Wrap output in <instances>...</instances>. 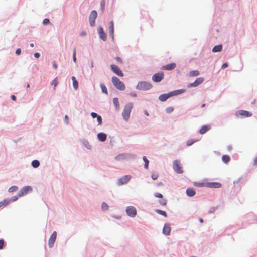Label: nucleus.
I'll use <instances>...</instances> for the list:
<instances>
[{
    "instance_id": "nucleus-37",
    "label": "nucleus",
    "mask_w": 257,
    "mask_h": 257,
    "mask_svg": "<svg viewBox=\"0 0 257 257\" xmlns=\"http://www.w3.org/2000/svg\"><path fill=\"white\" fill-rule=\"evenodd\" d=\"M113 102L114 104L116 107L119 106V102H118V99L117 98H113Z\"/></svg>"
},
{
    "instance_id": "nucleus-62",
    "label": "nucleus",
    "mask_w": 257,
    "mask_h": 257,
    "mask_svg": "<svg viewBox=\"0 0 257 257\" xmlns=\"http://www.w3.org/2000/svg\"><path fill=\"white\" fill-rule=\"evenodd\" d=\"M205 106V103H204V104H202V105H201V107H202V108H203V107H204Z\"/></svg>"
},
{
    "instance_id": "nucleus-23",
    "label": "nucleus",
    "mask_w": 257,
    "mask_h": 257,
    "mask_svg": "<svg viewBox=\"0 0 257 257\" xmlns=\"http://www.w3.org/2000/svg\"><path fill=\"white\" fill-rule=\"evenodd\" d=\"M199 72L198 70H193L191 71H190L189 73L188 74V76L189 77H194L197 76L199 75Z\"/></svg>"
},
{
    "instance_id": "nucleus-7",
    "label": "nucleus",
    "mask_w": 257,
    "mask_h": 257,
    "mask_svg": "<svg viewBox=\"0 0 257 257\" xmlns=\"http://www.w3.org/2000/svg\"><path fill=\"white\" fill-rule=\"evenodd\" d=\"M164 78V74L162 72L157 73L152 76V80L155 82H160Z\"/></svg>"
},
{
    "instance_id": "nucleus-6",
    "label": "nucleus",
    "mask_w": 257,
    "mask_h": 257,
    "mask_svg": "<svg viewBox=\"0 0 257 257\" xmlns=\"http://www.w3.org/2000/svg\"><path fill=\"white\" fill-rule=\"evenodd\" d=\"M203 81L204 78L203 77L197 78L194 82L189 84L188 87L190 88L197 87L201 84Z\"/></svg>"
},
{
    "instance_id": "nucleus-4",
    "label": "nucleus",
    "mask_w": 257,
    "mask_h": 257,
    "mask_svg": "<svg viewBox=\"0 0 257 257\" xmlns=\"http://www.w3.org/2000/svg\"><path fill=\"white\" fill-rule=\"evenodd\" d=\"M173 167L175 172L181 174L183 172V168L181 166L180 162L178 160H175L173 163Z\"/></svg>"
},
{
    "instance_id": "nucleus-36",
    "label": "nucleus",
    "mask_w": 257,
    "mask_h": 257,
    "mask_svg": "<svg viewBox=\"0 0 257 257\" xmlns=\"http://www.w3.org/2000/svg\"><path fill=\"white\" fill-rule=\"evenodd\" d=\"M96 118L98 125H101L102 123V120L101 116L98 115Z\"/></svg>"
},
{
    "instance_id": "nucleus-20",
    "label": "nucleus",
    "mask_w": 257,
    "mask_h": 257,
    "mask_svg": "<svg viewBox=\"0 0 257 257\" xmlns=\"http://www.w3.org/2000/svg\"><path fill=\"white\" fill-rule=\"evenodd\" d=\"M97 137L99 141L103 142L106 140L107 136L104 133H99L97 134Z\"/></svg>"
},
{
    "instance_id": "nucleus-57",
    "label": "nucleus",
    "mask_w": 257,
    "mask_h": 257,
    "mask_svg": "<svg viewBox=\"0 0 257 257\" xmlns=\"http://www.w3.org/2000/svg\"><path fill=\"white\" fill-rule=\"evenodd\" d=\"M53 66L54 68L55 69H56L57 68V65L56 64V63L55 62H54L53 63Z\"/></svg>"
},
{
    "instance_id": "nucleus-13",
    "label": "nucleus",
    "mask_w": 257,
    "mask_h": 257,
    "mask_svg": "<svg viewBox=\"0 0 257 257\" xmlns=\"http://www.w3.org/2000/svg\"><path fill=\"white\" fill-rule=\"evenodd\" d=\"M131 176L129 175H125L122 178H121L118 182V185H122L125 184L128 182V181L130 180Z\"/></svg>"
},
{
    "instance_id": "nucleus-34",
    "label": "nucleus",
    "mask_w": 257,
    "mask_h": 257,
    "mask_svg": "<svg viewBox=\"0 0 257 257\" xmlns=\"http://www.w3.org/2000/svg\"><path fill=\"white\" fill-rule=\"evenodd\" d=\"M18 187L16 186H13L9 188V192H13L16 191L18 190Z\"/></svg>"
},
{
    "instance_id": "nucleus-61",
    "label": "nucleus",
    "mask_w": 257,
    "mask_h": 257,
    "mask_svg": "<svg viewBox=\"0 0 257 257\" xmlns=\"http://www.w3.org/2000/svg\"><path fill=\"white\" fill-rule=\"evenodd\" d=\"M30 46H31V47H34V44H33V43H31V44H30Z\"/></svg>"
},
{
    "instance_id": "nucleus-22",
    "label": "nucleus",
    "mask_w": 257,
    "mask_h": 257,
    "mask_svg": "<svg viewBox=\"0 0 257 257\" xmlns=\"http://www.w3.org/2000/svg\"><path fill=\"white\" fill-rule=\"evenodd\" d=\"M222 49V45H218L215 46L212 49V52H220Z\"/></svg>"
},
{
    "instance_id": "nucleus-18",
    "label": "nucleus",
    "mask_w": 257,
    "mask_h": 257,
    "mask_svg": "<svg viewBox=\"0 0 257 257\" xmlns=\"http://www.w3.org/2000/svg\"><path fill=\"white\" fill-rule=\"evenodd\" d=\"M171 231V227L169 224H165L163 229V233L165 235H168Z\"/></svg>"
},
{
    "instance_id": "nucleus-53",
    "label": "nucleus",
    "mask_w": 257,
    "mask_h": 257,
    "mask_svg": "<svg viewBox=\"0 0 257 257\" xmlns=\"http://www.w3.org/2000/svg\"><path fill=\"white\" fill-rule=\"evenodd\" d=\"M18 199L17 196H14L12 199H9L10 201L12 200L13 201H16Z\"/></svg>"
},
{
    "instance_id": "nucleus-39",
    "label": "nucleus",
    "mask_w": 257,
    "mask_h": 257,
    "mask_svg": "<svg viewBox=\"0 0 257 257\" xmlns=\"http://www.w3.org/2000/svg\"><path fill=\"white\" fill-rule=\"evenodd\" d=\"M173 110H174V108L173 107H169L166 108V111L168 113H170L173 111Z\"/></svg>"
},
{
    "instance_id": "nucleus-51",
    "label": "nucleus",
    "mask_w": 257,
    "mask_h": 257,
    "mask_svg": "<svg viewBox=\"0 0 257 257\" xmlns=\"http://www.w3.org/2000/svg\"><path fill=\"white\" fill-rule=\"evenodd\" d=\"M228 66V64L227 63H224V64H223V65H222L221 66V68L222 69H224L225 68H226Z\"/></svg>"
},
{
    "instance_id": "nucleus-59",
    "label": "nucleus",
    "mask_w": 257,
    "mask_h": 257,
    "mask_svg": "<svg viewBox=\"0 0 257 257\" xmlns=\"http://www.w3.org/2000/svg\"><path fill=\"white\" fill-rule=\"evenodd\" d=\"M144 113L145 115H146V116H149V113L148 112H147V111L146 110H144Z\"/></svg>"
},
{
    "instance_id": "nucleus-63",
    "label": "nucleus",
    "mask_w": 257,
    "mask_h": 257,
    "mask_svg": "<svg viewBox=\"0 0 257 257\" xmlns=\"http://www.w3.org/2000/svg\"><path fill=\"white\" fill-rule=\"evenodd\" d=\"M27 88H29L30 87V85L29 84H28L27 85Z\"/></svg>"
},
{
    "instance_id": "nucleus-42",
    "label": "nucleus",
    "mask_w": 257,
    "mask_h": 257,
    "mask_svg": "<svg viewBox=\"0 0 257 257\" xmlns=\"http://www.w3.org/2000/svg\"><path fill=\"white\" fill-rule=\"evenodd\" d=\"M58 83V82L57 80V78H56L52 82V84L54 85V88H55L56 87V86L57 85Z\"/></svg>"
},
{
    "instance_id": "nucleus-41",
    "label": "nucleus",
    "mask_w": 257,
    "mask_h": 257,
    "mask_svg": "<svg viewBox=\"0 0 257 257\" xmlns=\"http://www.w3.org/2000/svg\"><path fill=\"white\" fill-rule=\"evenodd\" d=\"M76 49H74L73 51V59L74 62H76Z\"/></svg>"
},
{
    "instance_id": "nucleus-64",
    "label": "nucleus",
    "mask_w": 257,
    "mask_h": 257,
    "mask_svg": "<svg viewBox=\"0 0 257 257\" xmlns=\"http://www.w3.org/2000/svg\"><path fill=\"white\" fill-rule=\"evenodd\" d=\"M65 118V119H68V116L67 115H66Z\"/></svg>"
},
{
    "instance_id": "nucleus-15",
    "label": "nucleus",
    "mask_w": 257,
    "mask_h": 257,
    "mask_svg": "<svg viewBox=\"0 0 257 257\" xmlns=\"http://www.w3.org/2000/svg\"><path fill=\"white\" fill-rule=\"evenodd\" d=\"M206 186L209 188H219L221 186V185L220 183L218 182H210L207 183Z\"/></svg>"
},
{
    "instance_id": "nucleus-47",
    "label": "nucleus",
    "mask_w": 257,
    "mask_h": 257,
    "mask_svg": "<svg viewBox=\"0 0 257 257\" xmlns=\"http://www.w3.org/2000/svg\"><path fill=\"white\" fill-rule=\"evenodd\" d=\"M101 6L102 7V9L103 10L104 8V6H105V1L104 0H102L101 1Z\"/></svg>"
},
{
    "instance_id": "nucleus-12",
    "label": "nucleus",
    "mask_w": 257,
    "mask_h": 257,
    "mask_svg": "<svg viewBox=\"0 0 257 257\" xmlns=\"http://www.w3.org/2000/svg\"><path fill=\"white\" fill-rule=\"evenodd\" d=\"M126 213L129 216L134 217L137 214V211L134 207L129 206L126 208Z\"/></svg>"
},
{
    "instance_id": "nucleus-33",
    "label": "nucleus",
    "mask_w": 257,
    "mask_h": 257,
    "mask_svg": "<svg viewBox=\"0 0 257 257\" xmlns=\"http://www.w3.org/2000/svg\"><path fill=\"white\" fill-rule=\"evenodd\" d=\"M101 208H102V209L103 210L106 211V210H107L108 209L109 207H108V205L106 203L103 202L102 204Z\"/></svg>"
},
{
    "instance_id": "nucleus-40",
    "label": "nucleus",
    "mask_w": 257,
    "mask_h": 257,
    "mask_svg": "<svg viewBox=\"0 0 257 257\" xmlns=\"http://www.w3.org/2000/svg\"><path fill=\"white\" fill-rule=\"evenodd\" d=\"M159 202L160 204L163 206H165L167 204L166 200L165 199H162L159 201Z\"/></svg>"
},
{
    "instance_id": "nucleus-10",
    "label": "nucleus",
    "mask_w": 257,
    "mask_h": 257,
    "mask_svg": "<svg viewBox=\"0 0 257 257\" xmlns=\"http://www.w3.org/2000/svg\"><path fill=\"white\" fill-rule=\"evenodd\" d=\"M32 191V188L30 186H25L23 187L21 191L18 193V196L19 197L26 195L28 192Z\"/></svg>"
},
{
    "instance_id": "nucleus-58",
    "label": "nucleus",
    "mask_w": 257,
    "mask_h": 257,
    "mask_svg": "<svg viewBox=\"0 0 257 257\" xmlns=\"http://www.w3.org/2000/svg\"><path fill=\"white\" fill-rule=\"evenodd\" d=\"M11 98H12V100H13L14 101H15V100H16V97L15 95H12L11 96Z\"/></svg>"
},
{
    "instance_id": "nucleus-32",
    "label": "nucleus",
    "mask_w": 257,
    "mask_h": 257,
    "mask_svg": "<svg viewBox=\"0 0 257 257\" xmlns=\"http://www.w3.org/2000/svg\"><path fill=\"white\" fill-rule=\"evenodd\" d=\"M101 88L102 90V92L104 93L107 94V89L106 87L104 84H101L100 85Z\"/></svg>"
},
{
    "instance_id": "nucleus-27",
    "label": "nucleus",
    "mask_w": 257,
    "mask_h": 257,
    "mask_svg": "<svg viewBox=\"0 0 257 257\" xmlns=\"http://www.w3.org/2000/svg\"><path fill=\"white\" fill-rule=\"evenodd\" d=\"M155 211L157 213H158V214H159L160 215H162L164 216L165 217H167V216L166 212L165 211H162V210H159V209H157V210H155Z\"/></svg>"
},
{
    "instance_id": "nucleus-14",
    "label": "nucleus",
    "mask_w": 257,
    "mask_h": 257,
    "mask_svg": "<svg viewBox=\"0 0 257 257\" xmlns=\"http://www.w3.org/2000/svg\"><path fill=\"white\" fill-rule=\"evenodd\" d=\"M173 95V93L171 92L168 94H161L159 97V99L161 101H166L168 98L172 96Z\"/></svg>"
},
{
    "instance_id": "nucleus-56",
    "label": "nucleus",
    "mask_w": 257,
    "mask_h": 257,
    "mask_svg": "<svg viewBox=\"0 0 257 257\" xmlns=\"http://www.w3.org/2000/svg\"><path fill=\"white\" fill-rule=\"evenodd\" d=\"M253 165L254 166H257V157L255 158L253 161Z\"/></svg>"
},
{
    "instance_id": "nucleus-24",
    "label": "nucleus",
    "mask_w": 257,
    "mask_h": 257,
    "mask_svg": "<svg viewBox=\"0 0 257 257\" xmlns=\"http://www.w3.org/2000/svg\"><path fill=\"white\" fill-rule=\"evenodd\" d=\"M72 80L73 81V85L75 90H77L78 88V82L76 80L74 76L72 77Z\"/></svg>"
},
{
    "instance_id": "nucleus-28",
    "label": "nucleus",
    "mask_w": 257,
    "mask_h": 257,
    "mask_svg": "<svg viewBox=\"0 0 257 257\" xmlns=\"http://www.w3.org/2000/svg\"><path fill=\"white\" fill-rule=\"evenodd\" d=\"M143 159L145 162L144 167L147 169L148 168L149 161L145 156L143 157Z\"/></svg>"
},
{
    "instance_id": "nucleus-9",
    "label": "nucleus",
    "mask_w": 257,
    "mask_h": 257,
    "mask_svg": "<svg viewBox=\"0 0 257 257\" xmlns=\"http://www.w3.org/2000/svg\"><path fill=\"white\" fill-rule=\"evenodd\" d=\"M56 237L57 232L56 231H54L49 239L48 244L49 247L52 248L54 244L56 241Z\"/></svg>"
},
{
    "instance_id": "nucleus-55",
    "label": "nucleus",
    "mask_w": 257,
    "mask_h": 257,
    "mask_svg": "<svg viewBox=\"0 0 257 257\" xmlns=\"http://www.w3.org/2000/svg\"><path fill=\"white\" fill-rule=\"evenodd\" d=\"M86 35V32L85 31H83L81 33L80 35L81 36H84Z\"/></svg>"
},
{
    "instance_id": "nucleus-31",
    "label": "nucleus",
    "mask_w": 257,
    "mask_h": 257,
    "mask_svg": "<svg viewBox=\"0 0 257 257\" xmlns=\"http://www.w3.org/2000/svg\"><path fill=\"white\" fill-rule=\"evenodd\" d=\"M185 90L182 89L175 91L174 92H172V93H173V95H178V94H180L185 92Z\"/></svg>"
},
{
    "instance_id": "nucleus-17",
    "label": "nucleus",
    "mask_w": 257,
    "mask_h": 257,
    "mask_svg": "<svg viewBox=\"0 0 257 257\" xmlns=\"http://www.w3.org/2000/svg\"><path fill=\"white\" fill-rule=\"evenodd\" d=\"M98 33L99 35L100 38L103 41H105L106 40V36L105 33L103 31V28L101 27H100L98 28Z\"/></svg>"
},
{
    "instance_id": "nucleus-49",
    "label": "nucleus",
    "mask_w": 257,
    "mask_h": 257,
    "mask_svg": "<svg viewBox=\"0 0 257 257\" xmlns=\"http://www.w3.org/2000/svg\"><path fill=\"white\" fill-rule=\"evenodd\" d=\"M91 116L93 117V118H96L97 117L98 115L97 114V113H95V112H92L91 113Z\"/></svg>"
},
{
    "instance_id": "nucleus-50",
    "label": "nucleus",
    "mask_w": 257,
    "mask_h": 257,
    "mask_svg": "<svg viewBox=\"0 0 257 257\" xmlns=\"http://www.w3.org/2000/svg\"><path fill=\"white\" fill-rule=\"evenodd\" d=\"M123 155H119L115 157V159L116 160H120L123 158Z\"/></svg>"
},
{
    "instance_id": "nucleus-52",
    "label": "nucleus",
    "mask_w": 257,
    "mask_h": 257,
    "mask_svg": "<svg viewBox=\"0 0 257 257\" xmlns=\"http://www.w3.org/2000/svg\"><path fill=\"white\" fill-rule=\"evenodd\" d=\"M116 59L117 61L119 63H122V61L120 57H117L116 58Z\"/></svg>"
},
{
    "instance_id": "nucleus-48",
    "label": "nucleus",
    "mask_w": 257,
    "mask_h": 257,
    "mask_svg": "<svg viewBox=\"0 0 257 257\" xmlns=\"http://www.w3.org/2000/svg\"><path fill=\"white\" fill-rule=\"evenodd\" d=\"M21 53V49L19 48V49H17L16 51V54L17 55H19Z\"/></svg>"
},
{
    "instance_id": "nucleus-19",
    "label": "nucleus",
    "mask_w": 257,
    "mask_h": 257,
    "mask_svg": "<svg viewBox=\"0 0 257 257\" xmlns=\"http://www.w3.org/2000/svg\"><path fill=\"white\" fill-rule=\"evenodd\" d=\"M211 126L210 125H205L203 126L199 130V133L201 134H204L206 132L210 130Z\"/></svg>"
},
{
    "instance_id": "nucleus-44",
    "label": "nucleus",
    "mask_w": 257,
    "mask_h": 257,
    "mask_svg": "<svg viewBox=\"0 0 257 257\" xmlns=\"http://www.w3.org/2000/svg\"><path fill=\"white\" fill-rule=\"evenodd\" d=\"M155 196L156 197H157V198H163V195L160 193H156L155 194Z\"/></svg>"
},
{
    "instance_id": "nucleus-1",
    "label": "nucleus",
    "mask_w": 257,
    "mask_h": 257,
    "mask_svg": "<svg viewBox=\"0 0 257 257\" xmlns=\"http://www.w3.org/2000/svg\"><path fill=\"white\" fill-rule=\"evenodd\" d=\"M133 108V104L129 103L125 105L122 113L123 118L126 121H128L130 118V114Z\"/></svg>"
},
{
    "instance_id": "nucleus-54",
    "label": "nucleus",
    "mask_w": 257,
    "mask_h": 257,
    "mask_svg": "<svg viewBox=\"0 0 257 257\" xmlns=\"http://www.w3.org/2000/svg\"><path fill=\"white\" fill-rule=\"evenodd\" d=\"M34 57L36 58H39L40 57V54L39 53H35L34 54Z\"/></svg>"
},
{
    "instance_id": "nucleus-29",
    "label": "nucleus",
    "mask_w": 257,
    "mask_h": 257,
    "mask_svg": "<svg viewBox=\"0 0 257 257\" xmlns=\"http://www.w3.org/2000/svg\"><path fill=\"white\" fill-rule=\"evenodd\" d=\"M109 31L110 33L113 35L114 33V24L112 21H111L110 23L109 26Z\"/></svg>"
},
{
    "instance_id": "nucleus-16",
    "label": "nucleus",
    "mask_w": 257,
    "mask_h": 257,
    "mask_svg": "<svg viewBox=\"0 0 257 257\" xmlns=\"http://www.w3.org/2000/svg\"><path fill=\"white\" fill-rule=\"evenodd\" d=\"M176 67V64L174 63H170L162 67V69L166 70H171Z\"/></svg>"
},
{
    "instance_id": "nucleus-25",
    "label": "nucleus",
    "mask_w": 257,
    "mask_h": 257,
    "mask_svg": "<svg viewBox=\"0 0 257 257\" xmlns=\"http://www.w3.org/2000/svg\"><path fill=\"white\" fill-rule=\"evenodd\" d=\"M10 202V200H9V199H4L3 201L0 202V208L2 206H7L9 202Z\"/></svg>"
},
{
    "instance_id": "nucleus-43",
    "label": "nucleus",
    "mask_w": 257,
    "mask_h": 257,
    "mask_svg": "<svg viewBox=\"0 0 257 257\" xmlns=\"http://www.w3.org/2000/svg\"><path fill=\"white\" fill-rule=\"evenodd\" d=\"M195 142H196V141H192V140H188L187 143H186V144L187 146H190L193 143H194Z\"/></svg>"
},
{
    "instance_id": "nucleus-3",
    "label": "nucleus",
    "mask_w": 257,
    "mask_h": 257,
    "mask_svg": "<svg viewBox=\"0 0 257 257\" xmlns=\"http://www.w3.org/2000/svg\"><path fill=\"white\" fill-rule=\"evenodd\" d=\"M152 87V85L147 82H140L137 85V88L140 90H148Z\"/></svg>"
},
{
    "instance_id": "nucleus-26",
    "label": "nucleus",
    "mask_w": 257,
    "mask_h": 257,
    "mask_svg": "<svg viewBox=\"0 0 257 257\" xmlns=\"http://www.w3.org/2000/svg\"><path fill=\"white\" fill-rule=\"evenodd\" d=\"M222 160L225 163H227L230 161V158L229 156L224 155L222 156Z\"/></svg>"
},
{
    "instance_id": "nucleus-5",
    "label": "nucleus",
    "mask_w": 257,
    "mask_h": 257,
    "mask_svg": "<svg viewBox=\"0 0 257 257\" xmlns=\"http://www.w3.org/2000/svg\"><path fill=\"white\" fill-rule=\"evenodd\" d=\"M236 116L241 117H248L252 116V113L246 110H240L236 112Z\"/></svg>"
},
{
    "instance_id": "nucleus-38",
    "label": "nucleus",
    "mask_w": 257,
    "mask_h": 257,
    "mask_svg": "<svg viewBox=\"0 0 257 257\" xmlns=\"http://www.w3.org/2000/svg\"><path fill=\"white\" fill-rule=\"evenodd\" d=\"M151 177L153 180H155L158 178V175L156 173H153L151 175Z\"/></svg>"
},
{
    "instance_id": "nucleus-30",
    "label": "nucleus",
    "mask_w": 257,
    "mask_h": 257,
    "mask_svg": "<svg viewBox=\"0 0 257 257\" xmlns=\"http://www.w3.org/2000/svg\"><path fill=\"white\" fill-rule=\"evenodd\" d=\"M40 165V163L38 160H33L32 162V165L34 168L38 167Z\"/></svg>"
},
{
    "instance_id": "nucleus-46",
    "label": "nucleus",
    "mask_w": 257,
    "mask_h": 257,
    "mask_svg": "<svg viewBox=\"0 0 257 257\" xmlns=\"http://www.w3.org/2000/svg\"><path fill=\"white\" fill-rule=\"evenodd\" d=\"M4 245V240H0V249H2Z\"/></svg>"
},
{
    "instance_id": "nucleus-21",
    "label": "nucleus",
    "mask_w": 257,
    "mask_h": 257,
    "mask_svg": "<svg viewBox=\"0 0 257 257\" xmlns=\"http://www.w3.org/2000/svg\"><path fill=\"white\" fill-rule=\"evenodd\" d=\"M195 191L192 188H188L186 190V194L189 197H193L195 195Z\"/></svg>"
},
{
    "instance_id": "nucleus-35",
    "label": "nucleus",
    "mask_w": 257,
    "mask_h": 257,
    "mask_svg": "<svg viewBox=\"0 0 257 257\" xmlns=\"http://www.w3.org/2000/svg\"><path fill=\"white\" fill-rule=\"evenodd\" d=\"M194 185L195 186L199 187H203V186H206V184L204 183L194 182Z\"/></svg>"
},
{
    "instance_id": "nucleus-11",
    "label": "nucleus",
    "mask_w": 257,
    "mask_h": 257,
    "mask_svg": "<svg viewBox=\"0 0 257 257\" xmlns=\"http://www.w3.org/2000/svg\"><path fill=\"white\" fill-rule=\"evenodd\" d=\"M111 70L115 73L116 75L122 77L123 76V74L120 68L115 65H111L110 66Z\"/></svg>"
},
{
    "instance_id": "nucleus-45",
    "label": "nucleus",
    "mask_w": 257,
    "mask_h": 257,
    "mask_svg": "<svg viewBox=\"0 0 257 257\" xmlns=\"http://www.w3.org/2000/svg\"><path fill=\"white\" fill-rule=\"evenodd\" d=\"M49 22H50V21H49V20L48 19H47V18H45V19H44L43 20V24H49Z\"/></svg>"
},
{
    "instance_id": "nucleus-60",
    "label": "nucleus",
    "mask_w": 257,
    "mask_h": 257,
    "mask_svg": "<svg viewBox=\"0 0 257 257\" xmlns=\"http://www.w3.org/2000/svg\"><path fill=\"white\" fill-rule=\"evenodd\" d=\"M199 221L201 222V223H202L203 222V220L202 218H200L199 219Z\"/></svg>"
},
{
    "instance_id": "nucleus-8",
    "label": "nucleus",
    "mask_w": 257,
    "mask_h": 257,
    "mask_svg": "<svg viewBox=\"0 0 257 257\" xmlns=\"http://www.w3.org/2000/svg\"><path fill=\"white\" fill-rule=\"evenodd\" d=\"M97 16V12L95 10H93L89 16V22L91 26H93L95 24V20Z\"/></svg>"
},
{
    "instance_id": "nucleus-2",
    "label": "nucleus",
    "mask_w": 257,
    "mask_h": 257,
    "mask_svg": "<svg viewBox=\"0 0 257 257\" xmlns=\"http://www.w3.org/2000/svg\"><path fill=\"white\" fill-rule=\"evenodd\" d=\"M112 82L113 85L120 90H124L125 89V85L124 84L116 77L112 78Z\"/></svg>"
}]
</instances>
